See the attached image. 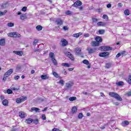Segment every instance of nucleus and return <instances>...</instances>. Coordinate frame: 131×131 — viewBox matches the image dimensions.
I'll use <instances>...</instances> for the list:
<instances>
[{"label":"nucleus","instance_id":"f257e3e1","mask_svg":"<svg viewBox=\"0 0 131 131\" xmlns=\"http://www.w3.org/2000/svg\"><path fill=\"white\" fill-rule=\"evenodd\" d=\"M108 95L112 98H115V99L118 101H122V98L121 97H120V96H119V95L116 93L110 92Z\"/></svg>","mask_w":131,"mask_h":131},{"label":"nucleus","instance_id":"f03ea898","mask_svg":"<svg viewBox=\"0 0 131 131\" xmlns=\"http://www.w3.org/2000/svg\"><path fill=\"white\" fill-rule=\"evenodd\" d=\"M13 73V69H11L9 70H8L7 72H6L3 77V81H6L7 80V78L9 77L11 74Z\"/></svg>","mask_w":131,"mask_h":131},{"label":"nucleus","instance_id":"7ed1b4c3","mask_svg":"<svg viewBox=\"0 0 131 131\" xmlns=\"http://www.w3.org/2000/svg\"><path fill=\"white\" fill-rule=\"evenodd\" d=\"M7 35L9 37H21V35L17 32L9 33Z\"/></svg>","mask_w":131,"mask_h":131},{"label":"nucleus","instance_id":"20e7f679","mask_svg":"<svg viewBox=\"0 0 131 131\" xmlns=\"http://www.w3.org/2000/svg\"><path fill=\"white\" fill-rule=\"evenodd\" d=\"M110 54V53L108 52H102L99 54V57H102V58L107 59V58H108V56H109Z\"/></svg>","mask_w":131,"mask_h":131},{"label":"nucleus","instance_id":"39448f33","mask_svg":"<svg viewBox=\"0 0 131 131\" xmlns=\"http://www.w3.org/2000/svg\"><path fill=\"white\" fill-rule=\"evenodd\" d=\"M82 5V3L80 1H77L76 2L74 3V4L72 5V7H74V8H76L77 7H80Z\"/></svg>","mask_w":131,"mask_h":131},{"label":"nucleus","instance_id":"423d86ee","mask_svg":"<svg viewBox=\"0 0 131 131\" xmlns=\"http://www.w3.org/2000/svg\"><path fill=\"white\" fill-rule=\"evenodd\" d=\"M100 49H101L102 51H112L113 50L112 47L110 46H101Z\"/></svg>","mask_w":131,"mask_h":131},{"label":"nucleus","instance_id":"0eeeda50","mask_svg":"<svg viewBox=\"0 0 131 131\" xmlns=\"http://www.w3.org/2000/svg\"><path fill=\"white\" fill-rule=\"evenodd\" d=\"M63 22L64 21H63V20H62L61 18H57L55 20V23H56V24H57V25L61 26V25H62L63 24Z\"/></svg>","mask_w":131,"mask_h":131},{"label":"nucleus","instance_id":"6e6552de","mask_svg":"<svg viewBox=\"0 0 131 131\" xmlns=\"http://www.w3.org/2000/svg\"><path fill=\"white\" fill-rule=\"evenodd\" d=\"M73 85V83L71 82H69L66 83V90H70V89H71L72 88V86Z\"/></svg>","mask_w":131,"mask_h":131},{"label":"nucleus","instance_id":"1a4fd4ad","mask_svg":"<svg viewBox=\"0 0 131 131\" xmlns=\"http://www.w3.org/2000/svg\"><path fill=\"white\" fill-rule=\"evenodd\" d=\"M75 54L77 56H80L81 55V48L77 47L75 49Z\"/></svg>","mask_w":131,"mask_h":131},{"label":"nucleus","instance_id":"9d476101","mask_svg":"<svg viewBox=\"0 0 131 131\" xmlns=\"http://www.w3.org/2000/svg\"><path fill=\"white\" fill-rule=\"evenodd\" d=\"M65 55L67 56V57H69V58H70L72 61H73L74 60V57H73V55L71 54V53L68 52L65 53Z\"/></svg>","mask_w":131,"mask_h":131},{"label":"nucleus","instance_id":"9b49d317","mask_svg":"<svg viewBox=\"0 0 131 131\" xmlns=\"http://www.w3.org/2000/svg\"><path fill=\"white\" fill-rule=\"evenodd\" d=\"M61 41L62 42V47H66L68 45V41L65 39H61Z\"/></svg>","mask_w":131,"mask_h":131},{"label":"nucleus","instance_id":"f8f14e48","mask_svg":"<svg viewBox=\"0 0 131 131\" xmlns=\"http://www.w3.org/2000/svg\"><path fill=\"white\" fill-rule=\"evenodd\" d=\"M86 51H88L89 54H93V53H95V52H96V49L91 48H87Z\"/></svg>","mask_w":131,"mask_h":131},{"label":"nucleus","instance_id":"ddd939ff","mask_svg":"<svg viewBox=\"0 0 131 131\" xmlns=\"http://www.w3.org/2000/svg\"><path fill=\"white\" fill-rule=\"evenodd\" d=\"M91 46L92 47H99V46H100V43L95 41H93L91 42Z\"/></svg>","mask_w":131,"mask_h":131},{"label":"nucleus","instance_id":"4468645a","mask_svg":"<svg viewBox=\"0 0 131 131\" xmlns=\"http://www.w3.org/2000/svg\"><path fill=\"white\" fill-rule=\"evenodd\" d=\"M129 124V122L128 121H123L122 122L121 125L122 126H126Z\"/></svg>","mask_w":131,"mask_h":131},{"label":"nucleus","instance_id":"2eb2a0df","mask_svg":"<svg viewBox=\"0 0 131 131\" xmlns=\"http://www.w3.org/2000/svg\"><path fill=\"white\" fill-rule=\"evenodd\" d=\"M95 40L99 43V42H102V41H103V39H102V38L100 36H97L95 38Z\"/></svg>","mask_w":131,"mask_h":131},{"label":"nucleus","instance_id":"dca6fc26","mask_svg":"<svg viewBox=\"0 0 131 131\" xmlns=\"http://www.w3.org/2000/svg\"><path fill=\"white\" fill-rule=\"evenodd\" d=\"M33 121V119L31 118H28L26 120L25 122L26 123H28V124H30V123H32Z\"/></svg>","mask_w":131,"mask_h":131},{"label":"nucleus","instance_id":"f3484780","mask_svg":"<svg viewBox=\"0 0 131 131\" xmlns=\"http://www.w3.org/2000/svg\"><path fill=\"white\" fill-rule=\"evenodd\" d=\"M13 53L16 55H18V56H22L23 55V52L22 51H14Z\"/></svg>","mask_w":131,"mask_h":131},{"label":"nucleus","instance_id":"a211bd4d","mask_svg":"<svg viewBox=\"0 0 131 131\" xmlns=\"http://www.w3.org/2000/svg\"><path fill=\"white\" fill-rule=\"evenodd\" d=\"M19 116L21 118H25V113L23 112H20L19 113Z\"/></svg>","mask_w":131,"mask_h":131},{"label":"nucleus","instance_id":"6ab92c4d","mask_svg":"<svg viewBox=\"0 0 131 131\" xmlns=\"http://www.w3.org/2000/svg\"><path fill=\"white\" fill-rule=\"evenodd\" d=\"M82 34V33L79 32L78 33L74 34L73 36H74V37H76L77 38L79 37V36H80V35H81Z\"/></svg>","mask_w":131,"mask_h":131},{"label":"nucleus","instance_id":"aec40b11","mask_svg":"<svg viewBox=\"0 0 131 131\" xmlns=\"http://www.w3.org/2000/svg\"><path fill=\"white\" fill-rule=\"evenodd\" d=\"M41 79L46 80V79H49V76L48 75H42L41 76Z\"/></svg>","mask_w":131,"mask_h":131},{"label":"nucleus","instance_id":"412c9836","mask_svg":"<svg viewBox=\"0 0 131 131\" xmlns=\"http://www.w3.org/2000/svg\"><path fill=\"white\" fill-rule=\"evenodd\" d=\"M2 104L3 105H4V106H8V104H9L8 100L7 99L4 100L2 102Z\"/></svg>","mask_w":131,"mask_h":131},{"label":"nucleus","instance_id":"4be33fe9","mask_svg":"<svg viewBox=\"0 0 131 131\" xmlns=\"http://www.w3.org/2000/svg\"><path fill=\"white\" fill-rule=\"evenodd\" d=\"M36 29L37 30V31H41V30H42V26L38 25L36 27Z\"/></svg>","mask_w":131,"mask_h":131},{"label":"nucleus","instance_id":"5701e85b","mask_svg":"<svg viewBox=\"0 0 131 131\" xmlns=\"http://www.w3.org/2000/svg\"><path fill=\"white\" fill-rule=\"evenodd\" d=\"M97 25L98 26H105V25H106V23H104L103 21H99L97 23Z\"/></svg>","mask_w":131,"mask_h":131},{"label":"nucleus","instance_id":"b1692460","mask_svg":"<svg viewBox=\"0 0 131 131\" xmlns=\"http://www.w3.org/2000/svg\"><path fill=\"white\" fill-rule=\"evenodd\" d=\"M6 39H0V46H5Z\"/></svg>","mask_w":131,"mask_h":131},{"label":"nucleus","instance_id":"393cba45","mask_svg":"<svg viewBox=\"0 0 131 131\" xmlns=\"http://www.w3.org/2000/svg\"><path fill=\"white\" fill-rule=\"evenodd\" d=\"M72 112L73 114L76 113V112H77V107H76V106H73L72 108Z\"/></svg>","mask_w":131,"mask_h":131},{"label":"nucleus","instance_id":"a878e982","mask_svg":"<svg viewBox=\"0 0 131 131\" xmlns=\"http://www.w3.org/2000/svg\"><path fill=\"white\" fill-rule=\"evenodd\" d=\"M31 110L32 111H35V112H39V108L37 107H32Z\"/></svg>","mask_w":131,"mask_h":131},{"label":"nucleus","instance_id":"bb28decb","mask_svg":"<svg viewBox=\"0 0 131 131\" xmlns=\"http://www.w3.org/2000/svg\"><path fill=\"white\" fill-rule=\"evenodd\" d=\"M53 75H54V77H56V78H59L60 77L59 74L56 72H53Z\"/></svg>","mask_w":131,"mask_h":131},{"label":"nucleus","instance_id":"cd10ccee","mask_svg":"<svg viewBox=\"0 0 131 131\" xmlns=\"http://www.w3.org/2000/svg\"><path fill=\"white\" fill-rule=\"evenodd\" d=\"M82 63H83V64H85V65H89L90 64V61H89V60H88L86 59H84L82 61Z\"/></svg>","mask_w":131,"mask_h":131},{"label":"nucleus","instance_id":"c85d7f7f","mask_svg":"<svg viewBox=\"0 0 131 131\" xmlns=\"http://www.w3.org/2000/svg\"><path fill=\"white\" fill-rule=\"evenodd\" d=\"M49 57L51 58V60L54 59L55 58L54 57H55V54H54V53L52 52L50 53Z\"/></svg>","mask_w":131,"mask_h":131},{"label":"nucleus","instance_id":"c756f323","mask_svg":"<svg viewBox=\"0 0 131 131\" xmlns=\"http://www.w3.org/2000/svg\"><path fill=\"white\" fill-rule=\"evenodd\" d=\"M117 85H118V86H120L121 85H123L124 84V83L122 81H119L116 83Z\"/></svg>","mask_w":131,"mask_h":131},{"label":"nucleus","instance_id":"7c9ffc66","mask_svg":"<svg viewBox=\"0 0 131 131\" xmlns=\"http://www.w3.org/2000/svg\"><path fill=\"white\" fill-rule=\"evenodd\" d=\"M61 65L62 66H64V67H70V64L68 63H62Z\"/></svg>","mask_w":131,"mask_h":131},{"label":"nucleus","instance_id":"2f4dec72","mask_svg":"<svg viewBox=\"0 0 131 131\" xmlns=\"http://www.w3.org/2000/svg\"><path fill=\"white\" fill-rule=\"evenodd\" d=\"M33 123H34V124H38V122H39V120L38 119H36L35 120L33 119Z\"/></svg>","mask_w":131,"mask_h":131},{"label":"nucleus","instance_id":"473e14b6","mask_svg":"<svg viewBox=\"0 0 131 131\" xmlns=\"http://www.w3.org/2000/svg\"><path fill=\"white\" fill-rule=\"evenodd\" d=\"M124 13L126 16H128V15H129V10L128 9H126L124 11Z\"/></svg>","mask_w":131,"mask_h":131},{"label":"nucleus","instance_id":"72a5a7b5","mask_svg":"<svg viewBox=\"0 0 131 131\" xmlns=\"http://www.w3.org/2000/svg\"><path fill=\"white\" fill-rule=\"evenodd\" d=\"M26 18H27V17L25 14H22L21 15H20L21 20H24L25 19H26Z\"/></svg>","mask_w":131,"mask_h":131},{"label":"nucleus","instance_id":"f704fd0d","mask_svg":"<svg viewBox=\"0 0 131 131\" xmlns=\"http://www.w3.org/2000/svg\"><path fill=\"white\" fill-rule=\"evenodd\" d=\"M83 117V115L81 113H80L78 115V118L79 119H82Z\"/></svg>","mask_w":131,"mask_h":131},{"label":"nucleus","instance_id":"c9c22d12","mask_svg":"<svg viewBox=\"0 0 131 131\" xmlns=\"http://www.w3.org/2000/svg\"><path fill=\"white\" fill-rule=\"evenodd\" d=\"M7 26H8V27H14V23H9L7 24Z\"/></svg>","mask_w":131,"mask_h":131},{"label":"nucleus","instance_id":"e433bc0d","mask_svg":"<svg viewBox=\"0 0 131 131\" xmlns=\"http://www.w3.org/2000/svg\"><path fill=\"white\" fill-rule=\"evenodd\" d=\"M75 100H76V97H72L69 98V101H71V102L75 101Z\"/></svg>","mask_w":131,"mask_h":131},{"label":"nucleus","instance_id":"4c0bfd02","mask_svg":"<svg viewBox=\"0 0 131 131\" xmlns=\"http://www.w3.org/2000/svg\"><path fill=\"white\" fill-rule=\"evenodd\" d=\"M105 68L107 69H109V68H111V63H106L105 66Z\"/></svg>","mask_w":131,"mask_h":131},{"label":"nucleus","instance_id":"58836bf2","mask_svg":"<svg viewBox=\"0 0 131 131\" xmlns=\"http://www.w3.org/2000/svg\"><path fill=\"white\" fill-rule=\"evenodd\" d=\"M52 61L54 65H57L58 62H57V60H56V59L52 58Z\"/></svg>","mask_w":131,"mask_h":131},{"label":"nucleus","instance_id":"ea45409f","mask_svg":"<svg viewBox=\"0 0 131 131\" xmlns=\"http://www.w3.org/2000/svg\"><path fill=\"white\" fill-rule=\"evenodd\" d=\"M16 103H18V104H20V103H21L22 99L21 98H17L16 100Z\"/></svg>","mask_w":131,"mask_h":131},{"label":"nucleus","instance_id":"a19ab883","mask_svg":"<svg viewBox=\"0 0 131 131\" xmlns=\"http://www.w3.org/2000/svg\"><path fill=\"white\" fill-rule=\"evenodd\" d=\"M98 32L99 34H104L105 33V31L104 30H99Z\"/></svg>","mask_w":131,"mask_h":131},{"label":"nucleus","instance_id":"79ce46f5","mask_svg":"<svg viewBox=\"0 0 131 131\" xmlns=\"http://www.w3.org/2000/svg\"><path fill=\"white\" fill-rule=\"evenodd\" d=\"M7 92L8 95H11V94H13V91L11 89H8Z\"/></svg>","mask_w":131,"mask_h":131},{"label":"nucleus","instance_id":"37998d69","mask_svg":"<svg viewBox=\"0 0 131 131\" xmlns=\"http://www.w3.org/2000/svg\"><path fill=\"white\" fill-rule=\"evenodd\" d=\"M6 13L7 10H5L4 12L0 11V16H4Z\"/></svg>","mask_w":131,"mask_h":131},{"label":"nucleus","instance_id":"c03bdc74","mask_svg":"<svg viewBox=\"0 0 131 131\" xmlns=\"http://www.w3.org/2000/svg\"><path fill=\"white\" fill-rule=\"evenodd\" d=\"M58 83H59L60 84H61L62 86L64 85V80H60Z\"/></svg>","mask_w":131,"mask_h":131},{"label":"nucleus","instance_id":"a18cd8bd","mask_svg":"<svg viewBox=\"0 0 131 131\" xmlns=\"http://www.w3.org/2000/svg\"><path fill=\"white\" fill-rule=\"evenodd\" d=\"M37 42H38V40L37 39H35L33 41V46H36V43H37Z\"/></svg>","mask_w":131,"mask_h":131},{"label":"nucleus","instance_id":"49530a36","mask_svg":"<svg viewBox=\"0 0 131 131\" xmlns=\"http://www.w3.org/2000/svg\"><path fill=\"white\" fill-rule=\"evenodd\" d=\"M21 11H23V12H26V11H27V7L25 6L23 7Z\"/></svg>","mask_w":131,"mask_h":131},{"label":"nucleus","instance_id":"de8ad7c7","mask_svg":"<svg viewBox=\"0 0 131 131\" xmlns=\"http://www.w3.org/2000/svg\"><path fill=\"white\" fill-rule=\"evenodd\" d=\"M102 18L103 19H108V15H106V14H103Z\"/></svg>","mask_w":131,"mask_h":131},{"label":"nucleus","instance_id":"09e8293b","mask_svg":"<svg viewBox=\"0 0 131 131\" xmlns=\"http://www.w3.org/2000/svg\"><path fill=\"white\" fill-rule=\"evenodd\" d=\"M41 118L42 119H43V120H46L47 119V118L46 117V115H42Z\"/></svg>","mask_w":131,"mask_h":131},{"label":"nucleus","instance_id":"8fccbe9b","mask_svg":"<svg viewBox=\"0 0 131 131\" xmlns=\"http://www.w3.org/2000/svg\"><path fill=\"white\" fill-rule=\"evenodd\" d=\"M92 20H93V22L96 23V22H97L98 19L95 18H93Z\"/></svg>","mask_w":131,"mask_h":131},{"label":"nucleus","instance_id":"3c124183","mask_svg":"<svg viewBox=\"0 0 131 131\" xmlns=\"http://www.w3.org/2000/svg\"><path fill=\"white\" fill-rule=\"evenodd\" d=\"M14 78L15 80H18V79L20 78V76H15Z\"/></svg>","mask_w":131,"mask_h":131},{"label":"nucleus","instance_id":"603ef678","mask_svg":"<svg viewBox=\"0 0 131 131\" xmlns=\"http://www.w3.org/2000/svg\"><path fill=\"white\" fill-rule=\"evenodd\" d=\"M62 74H64V75H67V72H66V70H63L62 72Z\"/></svg>","mask_w":131,"mask_h":131},{"label":"nucleus","instance_id":"864d4df0","mask_svg":"<svg viewBox=\"0 0 131 131\" xmlns=\"http://www.w3.org/2000/svg\"><path fill=\"white\" fill-rule=\"evenodd\" d=\"M126 95L128 96V97H130L131 96V92H128Z\"/></svg>","mask_w":131,"mask_h":131},{"label":"nucleus","instance_id":"5fc2aeb1","mask_svg":"<svg viewBox=\"0 0 131 131\" xmlns=\"http://www.w3.org/2000/svg\"><path fill=\"white\" fill-rule=\"evenodd\" d=\"M122 6H123V5H122V3H118V8H121V7H122Z\"/></svg>","mask_w":131,"mask_h":131},{"label":"nucleus","instance_id":"6e6d98bb","mask_svg":"<svg viewBox=\"0 0 131 131\" xmlns=\"http://www.w3.org/2000/svg\"><path fill=\"white\" fill-rule=\"evenodd\" d=\"M66 15H71V12L70 11H68L66 12Z\"/></svg>","mask_w":131,"mask_h":131},{"label":"nucleus","instance_id":"4d7b16f0","mask_svg":"<svg viewBox=\"0 0 131 131\" xmlns=\"http://www.w3.org/2000/svg\"><path fill=\"white\" fill-rule=\"evenodd\" d=\"M120 56H121V54H120V53H118L116 55V58H119V57H120Z\"/></svg>","mask_w":131,"mask_h":131},{"label":"nucleus","instance_id":"13d9d810","mask_svg":"<svg viewBox=\"0 0 131 131\" xmlns=\"http://www.w3.org/2000/svg\"><path fill=\"white\" fill-rule=\"evenodd\" d=\"M12 91H19V88H13L12 89Z\"/></svg>","mask_w":131,"mask_h":131},{"label":"nucleus","instance_id":"bf43d9fd","mask_svg":"<svg viewBox=\"0 0 131 131\" xmlns=\"http://www.w3.org/2000/svg\"><path fill=\"white\" fill-rule=\"evenodd\" d=\"M16 69H17V70H20V69H21V66H20V65L18 64V65H17V68H16Z\"/></svg>","mask_w":131,"mask_h":131},{"label":"nucleus","instance_id":"052dcab7","mask_svg":"<svg viewBox=\"0 0 131 131\" xmlns=\"http://www.w3.org/2000/svg\"><path fill=\"white\" fill-rule=\"evenodd\" d=\"M78 9L80 11H82V10H83V7L80 6V7L78 8Z\"/></svg>","mask_w":131,"mask_h":131},{"label":"nucleus","instance_id":"680f3d73","mask_svg":"<svg viewBox=\"0 0 131 131\" xmlns=\"http://www.w3.org/2000/svg\"><path fill=\"white\" fill-rule=\"evenodd\" d=\"M107 8H111V7H112V6L111 5V4H108L106 6Z\"/></svg>","mask_w":131,"mask_h":131},{"label":"nucleus","instance_id":"e2e57ef3","mask_svg":"<svg viewBox=\"0 0 131 131\" xmlns=\"http://www.w3.org/2000/svg\"><path fill=\"white\" fill-rule=\"evenodd\" d=\"M63 29H64V30H68V27H67V26H64L63 27Z\"/></svg>","mask_w":131,"mask_h":131},{"label":"nucleus","instance_id":"0e129e2a","mask_svg":"<svg viewBox=\"0 0 131 131\" xmlns=\"http://www.w3.org/2000/svg\"><path fill=\"white\" fill-rule=\"evenodd\" d=\"M1 100H4V99H5V96H4V95H1Z\"/></svg>","mask_w":131,"mask_h":131},{"label":"nucleus","instance_id":"69168bd1","mask_svg":"<svg viewBox=\"0 0 131 131\" xmlns=\"http://www.w3.org/2000/svg\"><path fill=\"white\" fill-rule=\"evenodd\" d=\"M84 36H85V37H89V36H90V34H84Z\"/></svg>","mask_w":131,"mask_h":131},{"label":"nucleus","instance_id":"338daca9","mask_svg":"<svg viewBox=\"0 0 131 131\" xmlns=\"http://www.w3.org/2000/svg\"><path fill=\"white\" fill-rule=\"evenodd\" d=\"M121 55H124L125 54V51H123L120 53Z\"/></svg>","mask_w":131,"mask_h":131},{"label":"nucleus","instance_id":"774afa93","mask_svg":"<svg viewBox=\"0 0 131 131\" xmlns=\"http://www.w3.org/2000/svg\"><path fill=\"white\" fill-rule=\"evenodd\" d=\"M52 131H59V129L57 128H54L52 129Z\"/></svg>","mask_w":131,"mask_h":131}]
</instances>
